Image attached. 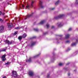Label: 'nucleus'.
I'll return each mask as SVG.
<instances>
[{
  "label": "nucleus",
  "instance_id": "36",
  "mask_svg": "<svg viewBox=\"0 0 78 78\" xmlns=\"http://www.w3.org/2000/svg\"><path fill=\"white\" fill-rule=\"evenodd\" d=\"M72 30V28H70L69 29V30H68V31H71Z\"/></svg>",
  "mask_w": 78,
  "mask_h": 78
},
{
  "label": "nucleus",
  "instance_id": "12",
  "mask_svg": "<svg viewBox=\"0 0 78 78\" xmlns=\"http://www.w3.org/2000/svg\"><path fill=\"white\" fill-rule=\"evenodd\" d=\"M35 44H36V42H33L30 45V47H33V46H34Z\"/></svg>",
  "mask_w": 78,
  "mask_h": 78
},
{
  "label": "nucleus",
  "instance_id": "21",
  "mask_svg": "<svg viewBox=\"0 0 78 78\" xmlns=\"http://www.w3.org/2000/svg\"><path fill=\"white\" fill-rule=\"evenodd\" d=\"M76 43H74L72 44L71 45L72 46H75L76 45Z\"/></svg>",
  "mask_w": 78,
  "mask_h": 78
},
{
  "label": "nucleus",
  "instance_id": "42",
  "mask_svg": "<svg viewBox=\"0 0 78 78\" xmlns=\"http://www.w3.org/2000/svg\"><path fill=\"white\" fill-rule=\"evenodd\" d=\"M27 30V26H26V28H25V30Z\"/></svg>",
  "mask_w": 78,
  "mask_h": 78
},
{
  "label": "nucleus",
  "instance_id": "35",
  "mask_svg": "<svg viewBox=\"0 0 78 78\" xmlns=\"http://www.w3.org/2000/svg\"><path fill=\"white\" fill-rule=\"evenodd\" d=\"M66 43H69L70 42V41L68 40L66 41Z\"/></svg>",
  "mask_w": 78,
  "mask_h": 78
},
{
  "label": "nucleus",
  "instance_id": "2",
  "mask_svg": "<svg viewBox=\"0 0 78 78\" xmlns=\"http://www.w3.org/2000/svg\"><path fill=\"white\" fill-rule=\"evenodd\" d=\"M12 76L16 77L17 76V72L16 71H12Z\"/></svg>",
  "mask_w": 78,
  "mask_h": 78
},
{
  "label": "nucleus",
  "instance_id": "43",
  "mask_svg": "<svg viewBox=\"0 0 78 78\" xmlns=\"http://www.w3.org/2000/svg\"><path fill=\"white\" fill-rule=\"evenodd\" d=\"M2 14V12H0V16Z\"/></svg>",
  "mask_w": 78,
  "mask_h": 78
},
{
  "label": "nucleus",
  "instance_id": "5",
  "mask_svg": "<svg viewBox=\"0 0 78 78\" xmlns=\"http://www.w3.org/2000/svg\"><path fill=\"white\" fill-rule=\"evenodd\" d=\"M33 13H32L30 15H28L27 16H25V20H26V19H27V18H30V17H31L32 16H33Z\"/></svg>",
  "mask_w": 78,
  "mask_h": 78
},
{
  "label": "nucleus",
  "instance_id": "32",
  "mask_svg": "<svg viewBox=\"0 0 78 78\" xmlns=\"http://www.w3.org/2000/svg\"><path fill=\"white\" fill-rule=\"evenodd\" d=\"M9 64H10V63L9 62H7L5 63V64H7V65H8Z\"/></svg>",
  "mask_w": 78,
  "mask_h": 78
},
{
  "label": "nucleus",
  "instance_id": "9",
  "mask_svg": "<svg viewBox=\"0 0 78 78\" xmlns=\"http://www.w3.org/2000/svg\"><path fill=\"white\" fill-rule=\"evenodd\" d=\"M4 30V26H1L0 27V31H2Z\"/></svg>",
  "mask_w": 78,
  "mask_h": 78
},
{
  "label": "nucleus",
  "instance_id": "50",
  "mask_svg": "<svg viewBox=\"0 0 78 78\" xmlns=\"http://www.w3.org/2000/svg\"><path fill=\"white\" fill-rule=\"evenodd\" d=\"M22 69H23V68H22V69H21L20 70H22Z\"/></svg>",
  "mask_w": 78,
  "mask_h": 78
},
{
  "label": "nucleus",
  "instance_id": "23",
  "mask_svg": "<svg viewBox=\"0 0 78 78\" xmlns=\"http://www.w3.org/2000/svg\"><path fill=\"white\" fill-rule=\"evenodd\" d=\"M6 50V49L5 48H3L2 49V51H5Z\"/></svg>",
  "mask_w": 78,
  "mask_h": 78
},
{
  "label": "nucleus",
  "instance_id": "45",
  "mask_svg": "<svg viewBox=\"0 0 78 78\" xmlns=\"http://www.w3.org/2000/svg\"><path fill=\"white\" fill-rule=\"evenodd\" d=\"M48 77H49V75H48L47 76V77L48 78Z\"/></svg>",
  "mask_w": 78,
  "mask_h": 78
},
{
  "label": "nucleus",
  "instance_id": "29",
  "mask_svg": "<svg viewBox=\"0 0 78 78\" xmlns=\"http://www.w3.org/2000/svg\"><path fill=\"white\" fill-rule=\"evenodd\" d=\"M76 4L78 5V0H76Z\"/></svg>",
  "mask_w": 78,
  "mask_h": 78
},
{
  "label": "nucleus",
  "instance_id": "8",
  "mask_svg": "<svg viewBox=\"0 0 78 78\" xmlns=\"http://www.w3.org/2000/svg\"><path fill=\"white\" fill-rule=\"evenodd\" d=\"M39 5L41 8H43L44 6L42 5V2L41 1H40L39 3Z\"/></svg>",
  "mask_w": 78,
  "mask_h": 78
},
{
  "label": "nucleus",
  "instance_id": "7",
  "mask_svg": "<svg viewBox=\"0 0 78 78\" xmlns=\"http://www.w3.org/2000/svg\"><path fill=\"white\" fill-rule=\"evenodd\" d=\"M29 74L30 76H32L34 75V73L32 71H30L29 73Z\"/></svg>",
  "mask_w": 78,
  "mask_h": 78
},
{
  "label": "nucleus",
  "instance_id": "16",
  "mask_svg": "<svg viewBox=\"0 0 78 78\" xmlns=\"http://www.w3.org/2000/svg\"><path fill=\"white\" fill-rule=\"evenodd\" d=\"M30 8V6L28 5H27L26 6V8H25V9H29Z\"/></svg>",
  "mask_w": 78,
  "mask_h": 78
},
{
  "label": "nucleus",
  "instance_id": "41",
  "mask_svg": "<svg viewBox=\"0 0 78 78\" xmlns=\"http://www.w3.org/2000/svg\"><path fill=\"white\" fill-rule=\"evenodd\" d=\"M68 76H70V73H69L68 74Z\"/></svg>",
  "mask_w": 78,
  "mask_h": 78
},
{
  "label": "nucleus",
  "instance_id": "34",
  "mask_svg": "<svg viewBox=\"0 0 78 78\" xmlns=\"http://www.w3.org/2000/svg\"><path fill=\"white\" fill-rule=\"evenodd\" d=\"M51 29H53L54 28H55V27H54V26H52L51 27Z\"/></svg>",
  "mask_w": 78,
  "mask_h": 78
},
{
  "label": "nucleus",
  "instance_id": "3",
  "mask_svg": "<svg viewBox=\"0 0 78 78\" xmlns=\"http://www.w3.org/2000/svg\"><path fill=\"white\" fill-rule=\"evenodd\" d=\"M64 16V15H60L58 16L55 17V19H60L61 18L63 17Z\"/></svg>",
  "mask_w": 78,
  "mask_h": 78
},
{
  "label": "nucleus",
  "instance_id": "14",
  "mask_svg": "<svg viewBox=\"0 0 78 78\" xmlns=\"http://www.w3.org/2000/svg\"><path fill=\"white\" fill-rule=\"evenodd\" d=\"M63 25L61 23L58 24V27H61Z\"/></svg>",
  "mask_w": 78,
  "mask_h": 78
},
{
  "label": "nucleus",
  "instance_id": "6",
  "mask_svg": "<svg viewBox=\"0 0 78 78\" xmlns=\"http://www.w3.org/2000/svg\"><path fill=\"white\" fill-rule=\"evenodd\" d=\"M6 56V54H4L2 56V61H6V58H5Z\"/></svg>",
  "mask_w": 78,
  "mask_h": 78
},
{
  "label": "nucleus",
  "instance_id": "15",
  "mask_svg": "<svg viewBox=\"0 0 78 78\" xmlns=\"http://www.w3.org/2000/svg\"><path fill=\"white\" fill-rule=\"evenodd\" d=\"M34 1H32L31 2V6H32V7H33V4H34Z\"/></svg>",
  "mask_w": 78,
  "mask_h": 78
},
{
  "label": "nucleus",
  "instance_id": "24",
  "mask_svg": "<svg viewBox=\"0 0 78 78\" xmlns=\"http://www.w3.org/2000/svg\"><path fill=\"white\" fill-rule=\"evenodd\" d=\"M62 65H63V63H59L58 64V65L59 66H62Z\"/></svg>",
  "mask_w": 78,
  "mask_h": 78
},
{
  "label": "nucleus",
  "instance_id": "1",
  "mask_svg": "<svg viewBox=\"0 0 78 78\" xmlns=\"http://www.w3.org/2000/svg\"><path fill=\"white\" fill-rule=\"evenodd\" d=\"M12 23H7V25L8 27V28L9 29V30H10L11 28L12 27Z\"/></svg>",
  "mask_w": 78,
  "mask_h": 78
},
{
  "label": "nucleus",
  "instance_id": "19",
  "mask_svg": "<svg viewBox=\"0 0 78 78\" xmlns=\"http://www.w3.org/2000/svg\"><path fill=\"white\" fill-rule=\"evenodd\" d=\"M46 27L47 28H48L50 27V25L48 24H47L46 25Z\"/></svg>",
  "mask_w": 78,
  "mask_h": 78
},
{
  "label": "nucleus",
  "instance_id": "38",
  "mask_svg": "<svg viewBox=\"0 0 78 78\" xmlns=\"http://www.w3.org/2000/svg\"><path fill=\"white\" fill-rule=\"evenodd\" d=\"M2 21H3V20H2V19L0 18V21L2 22Z\"/></svg>",
  "mask_w": 78,
  "mask_h": 78
},
{
  "label": "nucleus",
  "instance_id": "47",
  "mask_svg": "<svg viewBox=\"0 0 78 78\" xmlns=\"http://www.w3.org/2000/svg\"><path fill=\"white\" fill-rule=\"evenodd\" d=\"M69 63L67 64L66 65H69Z\"/></svg>",
  "mask_w": 78,
  "mask_h": 78
},
{
  "label": "nucleus",
  "instance_id": "30",
  "mask_svg": "<svg viewBox=\"0 0 78 78\" xmlns=\"http://www.w3.org/2000/svg\"><path fill=\"white\" fill-rule=\"evenodd\" d=\"M35 31H38V29H37L35 28L34 29Z\"/></svg>",
  "mask_w": 78,
  "mask_h": 78
},
{
  "label": "nucleus",
  "instance_id": "26",
  "mask_svg": "<svg viewBox=\"0 0 78 78\" xmlns=\"http://www.w3.org/2000/svg\"><path fill=\"white\" fill-rule=\"evenodd\" d=\"M17 31H16L13 34H14V35H16V34H17Z\"/></svg>",
  "mask_w": 78,
  "mask_h": 78
},
{
  "label": "nucleus",
  "instance_id": "25",
  "mask_svg": "<svg viewBox=\"0 0 78 78\" xmlns=\"http://www.w3.org/2000/svg\"><path fill=\"white\" fill-rule=\"evenodd\" d=\"M54 9H55V8H51L49 9V10L50 11H51L52 10H54Z\"/></svg>",
  "mask_w": 78,
  "mask_h": 78
},
{
  "label": "nucleus",
  "instance_id": "18",
  "mask_svg": "<svg viewBox=\"0 0 78 78\" xmlns=\"http://www.w3.org/2000/svg\"><path fill=\"white\" fill-rule=\"evenodd\" d=\"M22 37L21 36H20L18 37V39L19 40H22Z\"/></svg>",
  "mask_w": 78,
  "mask_h": 78
},
{
  "label": "nucleus",
  "instance_id": "17",
  "mask_svg": "<svg viewBox=\"0 0 78 78\" xmlns=\"http://www.w3.org/2000/svg\"><path fill=\"white\" fill-rule=\"evenodd\" d=\"M59 3V0H58L55 4V5H58Z\"/></svg>",
  "mask_w": 78,
  "mask_h": 78
},
{
  "label": "nucleus",
  "instance_id": "37",
  "mask_svg": "<svg viewBox=\"0 0 78 78\" xmlns=\"http://www.w3.org/2000/svg\"><path fill=\"white\" fill-rule=\"evenodd\" d=\"M47 34V32H45V33H44V35H45Z\"/></svg>",
  "mask_w": 78,
  "mask_h": 78
},
{
  "label": "nucleus",
  "instance_id": "44",
  "mask_svg": "<svg viewBox=\"0 0 78 78\" xmlns=\"http://www.w3.org/2000/svg\"><path fill=\"white\" fill-rule=\"evenodd\" d=\"M22 8H21V7H20V8H19V9H21Z\"/></svg>",
  "mask_w": 78,
  "mask_h": 78
},
{
  "label": "nucleus",
  "instance_id": "13",
  "mask_svg": "<svg viewBox=\"0 0 78 78\" xmlns=\"http://www.w3.org/2000/svg\"><path fill=\"white\" fill-rule=\"evenodd\" d=\"M26 62H31V58H30L29 60L26 61Z\"/></svg>",
  "mask_w": 78,
  "mask_h": 78
},
{
  "label": "nucleus",
  "instance_id": "33",
  "mask_svg": "<svg viewBox=\"0 0 78 78\" xmlns=\"http://www.w3.org/2000/svg\"><path fill=\"white\" fill-rule=\"evenodd\" d=\"M25 6L24 5H22V9H24V7H25Z\"/></svg>",
  "mask_w": 78,
  "mask_h": 78
},
{
  "label": "nucleus",
  "instance_id": "40",
  "mask_svg": "<svg viewBox=\"0 0 78 78\" xmlns=\"http://www.w3.org/2000/svg\"><path fill=\"white\" fill-rule=\"evenodd\" d=\"M36 38V37H32V38H33V39H34V38Z\"/></svg>",
  "mask_w": 78,
  "mask_h": 78
},
{
  "label": "nucleus",
  "instance_id": "39",
  "mask_svg": "<svg viewBox=\"0 0 78 78\" xmlns=\"http://www.w3.org/2000/svg\"><path fill=\"white\" fill-rule=\"evenodd\" d=\"M2 78H6V76H3Z\"/></svg>",
  "mask_w": 78,
  "mask_h": 78
},
{
  "label": "nucleus",
  "instance_id": "46",
  "mask_svg": "<svg viewBox=\"0 0 78 78\" xmlns=\"http://www.w3.org/2000/svg\"><path fill=\"white\" fill-rule=\"evenodd\" d=\"M65 70H67V68H65Z\"/></svg>",
  "mask_w": 78,
  "mask_h": 78
},
{
  "label": "nucleus",
  "instance_id": "10",
  "mask_svg": "<svg viewBox=\"0 0 78 78\" xmlns=\"http://www.w3.org/2000/svg\"><path fill=\"white\" fill-rule=\"evenodd\" d=\"M45 20H43V21H41L39 23V24H41L42 25V24H43V23H45Z\"/></svg>",
  "mask_w": 78,
  "mask_h": 78
},
{
  "label": "nucleus",
  "instance_id": "48",
  "mask_svg": "<svg viewBox=\"0 0 78 78\" xmlns=\"http://www.w3.org/2000/svg\"><path fill=\"white\" fill-rule=\"evenodd\" d=\"M4 14H5V13H3V15H4Z\"/></svg>",
  "mask_w": 78,
  "mask_h": 78
},
{
  "label": "nucleus",
  "instance_id": "49",
  "mask_svg": "<svg viewBox=\"0 0 78 78\" xmlns=\"http://www.w3.org/2000/svg\"><path fill=\"white\" fill-rule=\"evenodd\" d=\"M16 9H18V8H17V7H16Z\"/></svg>",
  "mask_w": 78,
  "mask_h": 78
},
{
  "label": "nucleus",
  "instance_id": "27",
  "mask_svg": "<svg viewBox=\"0 0 78 78\" xmlns=\"http://www.w3.org/2000/svg\"><path fill=\"white\" fill-rule=\"evenodd\" d=\"M39 54L38 55H36V56H34V58H37V57H38V56H39Z\"/></svg>",
  "mask_w": 78,
  "mask_h": 78
},
{
  "label": "nucleus",
  "instance_id": "22",
  "mask_svg": "<svg viewBox=\"0 0 78 78\" xmlns=\"http://www.w3.org/2000/svg\"><path fill=\"white\" fill-rule=\"evenodd\" d=\"M77 53H78V52H74L73 54V56H75V55H76L77 54Z\"/></svg>",
  "mask_w": 78,
  "mask_h": 78
},
{
  "label": "nucleus",
  "instance_id": "4",
  "mask_svg": "<svg viewBox=\"0 0 78 78\" xmlns=\"http://www.w3.org/2000/svg\"><path fill=\"white\" fill-rule=\"evenodd\" d=\"M5 42H6V43H7L9 45H11V44H12V43H13L14 41H11L9 42V41L6 40Z\"/></svg>",
  "mask_w": 78,
  "mask_h": 78
},
{
  "label": "nucleus",
  "instance_id": "20",
  "mask_svg": "<svg viewBox=\"0 0 78 78\" xmlns=\"http://www.w3.org/2000/svg\"><path fill=\"white\" fill-rule=\"evenodd\" d=\"M27 35L26 34H24L23 35V37H27Z\"/></svg>",
  "mask_w": 78,
  "mask_h": 78
},
{
  "label": "nucleus",
  "instance_id": "28",
  "mask_svg": "<svg viewBox=\"0 0 78 78\" xmlns=\"http://www.w3.org/2000/svg\"><path fill=\"white\" fill-rule=\"evenodd\" d=\"M20 27H16L15 28V29H16V30H18V29L19 30V29H20Z\"/></svg>",
  "mask_w": 78,
  "mask_h": 78
},
{
  "label": "nucleus",
  "instance_id": "31",
  "mask_svg": "<svg viewBox=\"0 0 78 78\" xmlns=\"http://www.w3.org/2000/svg\"><path fill=\"white\" fill-rule=\"evenodd\" d=\"M71 50V49L70 48H68L67 50V51H70Z\"/></svg>",
  "mask_w": 78,
  "mask_h": 78
},
{
  "label": "nucleus",
  "instance_id": "11",
  "mask_svg": "<svg viewBox=\"0 0 78 78\" xmlns=\"http://www.w3.org/2000/svg\"><path fill=\"white\" fill-rule=\"evenodd\" d=\"M69 36H70V35L69 34H67L66 35L65 38L66 39H68V38H69Z\"/></svg>",
  "mask_w": 78,
  "mask_h": 78
}]
</instances>
